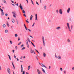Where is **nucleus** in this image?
<instances>
[{
  "label": "nucleus",
  "instance_id": "f257e3e1",
  "mask_svg": "<svg viewBox=\"0 0 74 74\" xmlns=\"http://www.w3.org/2000/svg\"><path fill=\"white\" fill-rule=\"evenodd\" d=\"M59 12L60 14H61V15H62V14H63V10H62V9H59Z\"/></svg>",
  "mask_w": 74,
  "mask_h": 74
},
{
  "label": "nucleus",
  "instance_id": "f03ea898",
  "mask_svg": "<svg viewBox=\"0 0 74 74\" xmlns=\"http://www.w3.org/2000/svg\"><path fill=\"white\" fill-rule=\"evenodd\" d=\"M12 13L13 14V17L14 18H16V14H15V13H16V12L14 11V12H12Z\"/></svg>",
  "mask_w": 74,
  "mask_h": 74
},
{
  "label": "nucleus",
  "instance_id": "7ed1b4c3",
  "mask_svg": "<svg viewBox=\"0 0 74 74\" xmlns=\"http://www.w3.org/2000/svg\"><path fill=\"white\" fill-rule=\"evenodd\" d=\"M42 40L43 42V45L44 47H45V42H44V36L42 37Z\"/></svg>",
  "mask_w": 74,
  "mask_h": 74
},
{
  "label": "nucleus",
  "instance_id": "20e7f679",
  "mask_svg": "<svg viewBox=\"0 0 74 74\" xmlns=\"http://www.w3.org/2000/svg\"><path fill=\"white\" fill-rule=\"evenodd\" d=\"M67 24L68 27V29H69V31H70V32H71V29H70V26H69V23H67Z\"/></svg>",
  "mask_w": 74,
  "mask_h": 74
},
{
  "label": "nucleus",
  "instance_id": "39448f33",
  "mask_svg": "<svg viewBox=\"0 0 74 74\" xmlns=\"http://www.w3.org/2000/svg\"><path fill=\"white\" fill-rule=\"evenodd\" d=\"M7 71L9 74H11V70H10V69L9 68L8 69Z\"/></svg>",
  "mask_w": 74,
  "mask_h": 74
},
{
  "label": "nucleus",
  "instance_id": "423d86ee",
  "mask_svg": "<svg viewBox=\"0 0 74 74\" xmlns=\"http://www.w3.org/2000/svg\"><path fill=\"white\" fill-rule=\"evenodd\" d=\"M19 7L20 9H21V10H23V7L22 6V4L21 3L19 5Z\"/></svg>",
  "mask_w": 74,
  "mask_h": 74
},
{
  "label": "nucleus",
  "instance_id": "0eeeda50",
  "mask_svg": "<svg viewBox=\"0 0 74 74\" xmlns=\"http://www.w3.org/2000/svg\"><path fill=\"white\" fill-rule=\"evenodd\" d=\"M57 58L59 60H60L61 59V56L60 55H59L57 56Z\"/></svg>",
  "mask_w": 74,
  "mask_h": 74
},
{
  "label": "nucleus",
  "instance_id": "6e6552de",
  "mask_svg": "<svg viewBox=\"0 0 74 74\" xmlns=\"http://www.w3.org/2000/svg\"><path fill=\"white\" fill-rule=\"evenodd\" d=\"M70 8H69L68 10H67V13H69L70 12Z\"/></svg>",
  "mask_w": 74,
  "mask_h": 74
},
{
  "label": "nucleus",
  "instance_id": "1a4fd4ad",
  "mask_svg": "<svg viewBox=\"0 0 74 74\" xmlns=\"http://www.w3.org/2000/svg\"><path fill=\"white\" fill-rule=\"evenodd\" d=\"M56 30H60V27H56Z\"/></svg>",
  "mask_w": 74,
  "mask_h": 74
},
{
  "label": "nucleus",
  "instance_id": "9d476101",
  "mask_svg": "<svg viewBox=\"0 0 74 74\" xmlns=\"http://www.w3.org/2000/svg\"><path fill=\"white\" fill-rule=\"evenodd\" d=\"M12 65L13 66L14 69H15V66H14V61H12Z\"/></svg>",
  "mask_w": 74,
  "mask_h": 74
},
{
  "label": "nucleus",
  "instance_id": "9b49d317",
  "mask_svg": "<svg viewBox=\"0 0 74 74\" xmlns=\"http://www.w3.org/2000/svg\"><path fill=\"white\" fill-rule=\"evenodd\" d=\"M41 65L42 67H45V68H46V69H47V67L45 66V65H44L43 64H42Z\"/></svg>",
  "mask_w": 74,
  "mask_h": 74
},
{
  "label": "nucleus",
  "instance_id": "f8f14e48",
  "mask_svg": "<svg viewBox=\"0 0 74 74\" xmlns=\"http://www.w3.org/2000/svg\"><path fill=\"white\" fill-rule=\"evenodd\" d=\"M35 20L36 21H37V14H35Z\"/></svg>",
  "mask_w": 74,
  "mask_h": 74
},
{
  "label": "nucleus",
  "instance_id": "ddd939ff",
  "mask_svg": "<svg viewBox=\"0 0 74 74\" xmlns=\"http://www.w3.org/2000/svg\"><path fill=\"white\" fill-rule=\"evenodd\" d=\"M67 41L68 42H70L71 41H70V39L68 38L67 40Z\"/></svg>",
  "mask_w": 74,
  "mask_h": 74
},
{
  "label": "nucleus",
  "instance_id": "4468645a",
  "mask_svg": "<svg viewBox=\"0 0 74 74\" xmlns=\"http://www.w3.org/2000/svg\"><path fill=\"white\" fill-rule=\"evenodd\" d=\"M12 21L13 23H14L15 22V20L14 18H12Z\"/></svg>",
  "mask_w": 74,
  "mask_h": 74
},
{
  "label": "nucleus",
  "instance_id": "2eb2a0df",
  "mask_svg": "<svg viewBox=\"0 0 74 74\" xmlns=\"http://www.w3.org/2000/svg\"><path fill=\"white\" fill-rule=\"evenodd\" d=\"M2 26L3 28H4V27H5V26H6L5 25V24H3V25Z\"/></svg>",
  "mask_w": 74,
  "mask_h": 74
},
{
  "label": "nucleus",
  "instance_id": "dca6fc26",
  "mask_svg": "<svg viewBox=\"0 0 74 74\" xmlns=\"http://www.w3.org/2000/svg\"><path fill=\"white\" fill-rule=\"evenodd\" d=\"M33 18V15H31L30 17V20L31 21V20H32V19Z\"/></svg>",
  "mask_w": 74,
  "mask_h": 74
},
{
  "label": "nucleus",
  "instance_id": "f3484780",
  "mask_svg": "<svg viewBox=\"0 0 74 74\" xmlns=\"http://www.w3.org/2000/svg\"><path fill=\"white\" fill-rule=\"evenodd\" d=\"M42 70L43 72L44 73H45V70L43 69V68H42Z\"/></svg>",
  "mask_w": 74,
  "mask_h": 74
},
{
  "label": "nucleus",
  "instance_id": "a211bd4d",
  "mask_svg": "<svg viewBox=\"0 0 74 74\" xmlns=\"http://www.w3.org/2000/svg\"><path fill=\"white\" fill-rule=\"evenodd\" d=\"M21 72H23V67H22V65H21Z\"/></svg>",
  "mask_w": 74,
  "mask_h": 74
},
{
  "label": "nucleus",
  "instance_id": "6ab92c4d",
  "mask_svg": "<svg viewBox=\"0 0 74 74\" xmlns=\"http://www.w3.org/2000/svg\"><path fill=\"white\" fill-rule=\"evenodd\" d=\"M43 56L44 57H45L46 56V54L45 53H43Z\"/></svg>",
  "mask_w": 74,
  "mask_h": 74
},
{
  "label": "nucleus",
  "instance_id": "aec40b11",
  "mask_svg": "<svg viewBox=\"0 0 74 74\" xmlns=\"http://www.w3.org/2000/svg\"><path fill=\"white\" fill-rule=\"evenodd\" d=\"M30 66L29 65L28 66V70H30Z\"/></svg>",
  "mask_w": 74,
  "mask_h": 74
},
{
  "label": "nucleus",
  "instance_id": "412c9836",
  "mask_svg": "<svg viewBox=\"0 0 74 74\" xmlns=\"http://www.w3.org/2000/svg\"><path fill=\"white\" fill-rule=\"evenodd\" d=\"M5 33H8V30L7 29H6L5 30Z\"/></svg>",
  "mask_w": 74,
  "mask_h": 74
},
{
  "label": "nucleus",
  "instance_id": "4be33fe9",
  "mask_svg": "<svg viewBox=\"0 0 74 74\" xmlns=\"http://www.w3.org/2000/svg\"><path fill=\"white\" fill-rule=\"evenodd\" d=\"M8 56H9V59L11 60V57H10V56L9 55H8Z\"/></svg>",
  "mask_w": 74,
  "mask_h": 74
},
{
  "label": "nucleus",
  "instance_id": "5701e85b",
  "mask_svg": "<svg viewBox=\"0 0 74 74\" xmlns=\"http://www.w3.org/2000/svg\"><path fill=\"white\" fill-rule=\"evenodd\" d=\"M25 42H26V45L27 44H29L28 43V41H27V40H26V41H25Z\"/></svg>",
  "mask_w": 74,
  "mask_h": 74
},
{
  "label": "nucleus",
  "instance_id": "b1692460",
  "mask_svg": "<svg viewBox=\"0 0 74 74\" xmlns=\"http://www.w3.org/2000/svg\"><path fill=\"white\" fill-rule=\"evenodd\" d=\"M24 47V45L23 44L22 45H21V48H23Z\"/></svg>",
  "mask_w": 74,
  "mask_h": 74
},
{
  "label": "nucleus",
  "instance_id": "393cba45",
  "mask_svg": "<svg viewBox=\"0 0 74 74\" xmlns=\"http://www.w3.org/2000/svg\"><path fill=\"white\" fill-rule=\"evenodd\" d=\"M1 15H4V12H2V13H1Z\"/></svg>",
  "mask_w": 74,
  "mask_h": 74
},
{
  "label": "nucleus",
  "instance_id": "a878e982",
  "mask_svg": "<svg viewBox=\"0 0 74 74\" xmlns=\"http://www.w3.org/2000/svg\"><path fill=\"white\" fill-rule=\"evenodd\" d=\"M23 12L24 14H25V13H26V12H25V11L24 10H23Z\"/></svg>",
  "mask_w": 74,
  "mask_h": 74
},
{
  "label": "nucleus",
  "instance_id": "bb28decb",
  "mask_svg": "<svg viewBox=\"0 0 74 74\" xmlns=\"http://www.w3.org/2000/svg\"><path fill=\"white\" fill-rule=\"evenodd\" d=\"M44 10H46V6H45L44 7Z\"/></svg>",
  "mask_w": 74,
  "mask_h": 74
},
{
  "label": "nucleus",
  "instance_id": "cd10ccee",
  "mask_svg": "<svg viewBox=\"0 0 74 74\" xmlns=\"http://www.w3.org/2000/svg\"><path fill=\"white\" fill-rule=\"evenodd\" d=\"M15 37H18V34H15Z\"/></svg>",
  "mask_w": 74,
  "mask_h": 74
},
{
  "label": "nucleus",
  "instance_id": "c85d7f7f",
  "mask_svg": "<svg viewBox=\"0 0 74 74\" xmlns=\"http://www.w3.org/2000/svg\"><path fill=\"white\" fill-rule=\"evenodd\" d=\"M0 10L1 12H3V10L1 8H0Z\"/></svg>",
  "mask_w": 74,
  "mask_h": 74
},
{
  "label": "nucleus",
  "instance_id": "c756f323",
  "mask_svg": "<svg viewBox=\"0 0 74 74\" xmlns=\"http://www.w3.org/2000/svg\"><path fill=\"white\" fill-rule=\"evenodd\" d=\"M27 40L28 41H29V42H30V39H29V38H28Z\"/></svg>",
  "mask_w": 74,
  "mask_h": 74
},
{
  "label": "nucleus",
  "instance_id": "7c9ffc66",
  "mask_svg": "<svg viewBox=\"0 0 74 74\" xmlns=\"http://www.w3.org/2000/svg\"><path fill=\"white\" fill-rule=\"evenodd\" d=\"M3 3H4L5 4V3H7L6 2V1H5V0L3 2Z\"/></svg>",
  "mask_w": 74,
  "mask_h": 74
},
{
  "label": "nucleus",
  "instance_id": "2f4dec72",
  "mask_svg": "<svg viewBox=\"0 0 74 74\" xmlns=\"http://www.w3.org/2000/svg\"><path fill=\"white\" fill-rule=\"evenodd\" d=\"M35 51H36V52H38V53L40 54V53H39V52H38V51H37V50L36 49H35Z\"/></svg>",
  "mask_w": 74,
  "mask_h": 74
},
{
  "label": "nucleus",
  "instance_id": "473e14b6",
  "mask_svg": "<svg viewBox=\"0 0 74 74\" xmlns=\"http://www.w3.org/2000/svg\"><path fill=\"white\" fill-rule=\"evenodd\" d=\"M30 52H31V53H33V50H32V49L30 51Z\"/></svg>",
  "mask_w": 74,
  "mask_h": 74
},
{
  "label": "nucleus",
  "instance_id": "72a5a7b5",
  "mask_svg": "<svg viewBox=\"0 0 74 74\" xmlns=\"http://www.w3.org/2000/svg\"><path fill=\"white\" fill-rule=\"evenodd\" d=\"M60 70H61V71H63V69H62V68H60Z\"/></svg>",
  "mask_w": 74,
  "mask_h": 74
},
{
  "label": "nucleus",
  "instance_id": "f704fd0d",
  "mask_svg": "<svg viewBox=\"0 0 74 74\" xmlns=\"http://www.w3.org/2000/svg\"><path fill=\"white\" fill-rule=\"evenodd\" d=\"M16 22H17V24H18V20L17 19H16Z\"/></svg>",
  "mask_w": 74,
  "mask_h": 74
},
{
  "label": "nucleus",
  "instance_id": "c9c22d12",
  "mask_svg": "<svg viewBox=\"0 0 74 74\" xmlns=\"http://www.w3.org/2000/svg\"><path fill=\"white\" fill-rule=\"evenodd\" d=\"M10 42L11 44H12V41L10 40Z\"/></svg>",
  "mask_w": 74,
  "mask_h": 74
},
{
  "label": "nucleus",
  "instance_id": "e433bc0d",
  "mask_svg": "<svg viewBox=\"0 0 74 74\" xmlns=\"http://www.w3.org/2000/svg\"><path fill=\"white\" fill-rule=\"evenodd\" d=\"M25 49V47H24L21 49V50H23V49Z\"/></svg>",
  "mask_w": 74,
  "mask_h": 74
},
{
  "label": "nucleus",
  "instance_id": "4c0bfd02",
  "mask_svg": "<svg viewBox=\"0 0 74 74\" xmlns=\"http://www.w3.org/2000/svg\"><path fill=\"white\" fill-rule=\"evenodd\" d=\"M56 12L57 13H58V12H59V10H56Z\"/></svg>",
  "mask_w": 74,
  "mask_h": 74
},
{
  "label": "nucleus",
  "instance_id": "58836bf2",
  "mask_svg": "<svg viewBox=\"0 0 74 74\" xmlns=\"http://www.w3.org/2000/svg\"><path fill=\"white\" fill-rule=\"evenodd\" d=\"M31 1L32 4H33V5H34V3H33V1L32 0H31Z\"/></svg>",
  "mask_w": 74,
  "mask_h": 74
},
{
  "label": "nucleus",
  "instance_id": "ea45409f",
  "mask_svg": "<svg viewBox=\"0 0 74 74\" xmlns=\"http://www.w3.org/2000/svg\"><path fill=\"white\" fill-rule=\"evenodd\" d=\"M25 71H23V72L22 73L23 74H25Z\"/></svg>",
  "mask_w": 74,
  "mask_h": 74
},
{
  "label": "nucleus",
  "instance_id": "a19ab883",
  "mask_svg": "<svg viewBox=\"0 0 74 74\" xmlns=\"http://www.w3.org/2000/svg\"><path fill=\"white\" fill-rule=\"evenodd\" d=\"M36 59H37V60H38V58H37V56H36Z\"/></svg>",
  "mask_w": 74,
  "mask_h": 74
},
{
  "label": "nucleus",
  "instance_id": "79ce46f5",
  "mask_svg": "<svg viewBox=\"0 0 74 74\" xmlns=\"http://www.w3.org/2000/svg\"><path fill=\"white\" fill-rule=\"evenodd\" d=\"M37 72H38V73H40V70H39V69H38L37 70Z\"/></svg>",
  "mask_w": 74,
  "mask_h": 74
},
{
  "label": "nucleus",
  "instance_id": "37998d69",
  "mask_svg": "<svg viewBox=\"0 0 74 74\" xmlns=\"http://www.w3.org/2000/svg\"><path fill=\"white\" fill-rule=\"evenodd\" d=\"M23 16H25V17H26V15L25 14H23Z\"/></svg>",
  "mask_w": 74,
  "mask_h": 74
},
{
  "label": "nucleus",
  "instance_id": "c03bdc74",
  "mask_svg": "<svg viewBox=\"0 0 74 74\" xmlns=\"http://www.w3.org/2000/svg\"><path fill=\"white\" fill-rule=\"evenodd\" d=\"M36 4L38 5H39V4H38V3L37 2V1L36 2Z\"/></svg>",
  "mask_w": 74,
  "mask_h": 74
},
{
  "label": "nucleus",
  "instance_id": "a18cd8bd",
  "mask_svg": "<svg viewBox=\"0 0 74 74\" xmlns=\"http://www.w3.org/2000/svg\"><path fill=\"white\" fill-rule=\"evenodd\" d=\"M21 43H22V42H20L18 44V45H20L21 44Z\"/></svg>",
  "mask_w": 74,
  "mask_h": 74
},
{
  "label": "nucleus",
  "instance_id": "49530a36",
  "mask_svg": "<svg viewBox=\"0 0 74 74\" xmlns=\"http://www.w3.org/2000/svg\"><path fill=\"white\" fill-rule=\"evenodd\" d=\"M25 21L26 22H27V23H29V21H27V20H26Z\"/></svg>",
  "mask_w": 74,
  "mask_h": 74
},
{
  "label": "nucleus",
  "instance_id": "de8ad7c7",
  "mask_svg": "<svg viewBox=\"0 0 74 74\" xmlns=\"http://www.w3.org/2000/svg\"><path fill=\"white\" fill-rule=\"evenodd\" d=\"M35 24V23H34L33 24V25H32V26L33 27L34 26V24Z\"/></svg>",
  "mask_w": 74,
  "mask_h": 74
},
{
  "label": "nucleus",
  "instance_id": "09e8293b",
  "mask_svg": "<svg viewBox=\"0 0 74 74\" xmlns=\"http://www.w3.org/2000/svg\"><path fill=\"white\" fill-rule=\"evenodd\" d=\"M27 47H28V48H29V44H27Z\"/></svg>",
  "mask_w": 74,
  "mask_h": 74
},
{
  "label": "nucleus",
  "instance_id": "8fccbe9b",
  "mask_svg": "<svg viewBox=\"0 0 74 74\" xmlns=\"http://www.w3.org/2000/svg\"><path fill=\"white\" fill-rule=\"evenodd\" d=\"M72 70H74V67H73L72 69Z\"/></svg>",
  "mask_w": 74,
  "mask_h": 74
},
{
  "label": "nucleus",
  "instance_id": "3c124183",
  "mask_svg": "<svg viewBox=\"0 0 74 74\" xmlns=\"http://www.w3.org/2000/svg\"><path fill=\"white\" fill-rule=\"evenodd\" d=\"M71 30H72V29H73V25L71 26Z\"/></svg>",
  "mask_w": 74,
  "mask_h": 74
},
{
  "label": "nucleus",
  "instance_id": "603ef678",
  "mask_svg": "<svg viewBox=\"0 0 74 74\" xmlns=\"http://www.w3.org/2000/svg\"><path fill=\"white\" fill-rule=\"evenodd\" d=\"M55 56L56 58H57V56H56V54Z\"/></svg>",
  "mask_w": 74,
  "mask_h": 74
},
{
  "label": "nucleus",
  "instance_id": "864d4df0",
  "mask_svg": "<svg viewBox=\"0 0 74 74\" xmlns=\"http://www.w3.org/2000/svg\"><path fill=\"white\" fill-rule=\"evenodd\" d=\"M64 73L65 74H66V71H64Z\"/></svg>",
  "mask_w": 74,
  "mask_h": 74
},
{
  "label": "nucleus",
  "instance_id": "5fc2aeb1",
  "mask_svg": "<svg viewBox=\"0 0 74 74\" xmlns=\"http://www.w3.org/2000/svg\"><path fill=\"white\" fill-rule=\"evenodd\" d=\"M42 1V0H40V1L41 3H42V2L41 1Z\"/></svg>",
  "mask_w": 74,
  "mask_h": 74
},
{
  "label": "nucleus",
  "instance_id": "6e6d98bb",
  "mask_svg": "<svg viewBox=\"0 0 74 74\" xmlns=\"http://www.w3.org/2000/svg\"><path fill=\"white\" fill-rule=\"evenodd\" d=\"M12 51L13 52V53H14V52H15V50H12Z\"/></svg>",
  "mask_w": 74,
  "mask_h": 74
},
{
  "label": "nucleus",
  "instance_id": "4d7b16f0",
  "mask_svg": "<svg viewBox=\"0 0 74 74\" xmlns=\"http://www.w3.org/2000/svg\"><path fill=\"white\" fill-rule=\"evenodd\" d=\"M7 26H9V24H8V23H7Z\"/></svg>",
  "mask_w": 74,
  "mask_h": 74
},
{
  "label": "nucleus",
  "instance_id": "13d9d810",
  "mask_svg": "<svg viewBox=\"0 0 74 74\" xmlns=\"http://www.w3.org/2000/svg\"><path fill=\"white\" fill-rule=\"evenodd\" d=\"M5 16H7L8 15V14L7 13L5 14Z\"/></svg>",
  "mask_w": 74,
  "mask_h": 74
},
{
  "label": "nucleus",
  "instance_id": "bf43d9fd",
  "mask_svg": "<svg viewBox=\"0 0 74 74\" xmlns=\"http://www.w3.org/2000/svg\"><path fill=\"white\" fill-rule=\"evenodd\" d=\"M12 1V3H14V1Z\"/></svg>",
  "mask_w": 74,
  "mask_h": 74
},
{
  "label": "nucleus",
  "instance_id": "052dcab7",
  "mask_svg": "<svg viewBox=\"0 0 74 74\" xmlns=\"http://www.w3.org/2000/svg\"><path fill=\"white\" fill-rule=\"evenodd\" d=\"M51 69V66H49V69Z\"/></svg>",
  "mask_w": 74,
  "mask_h": 74
},
{
  "label": "nucleus",
  "instance_id": "680f3d73",
  "mask_svg": "<svg viewBox=\"0 0 74 74\" xmlns=\"http://www.w3.org/2000/svg\"><path fill=\"white\" fill-rule=\"evenodd\" d=\"M28 29L29 30V32H32V31L30 30V29Z\"/></svg>",
  "mask_w": 74,
  "mask_h": 74
},
{
  "label": "nucleus",
  "instance_id": "e2e57ef3",
  "mask_svg": "<svg viewBox=\"0 0 74 74\" xmlns=\"http://www.w3.org/2000/svg\"><path fill=\"white\" fill-rule=\"evenodd\" d=\"M16 5H17L18 7H19V5H18V3H17Z\"/></svg>",
  "mask_w": 74,
  "mask_h": 74
},
{
  "label": "nucleus",
  "instance_id": "0e129e2a",
  "mask_svg": "<svg viewBox=\"0 0 74 74\" xmlns=\"http://www.w3.org/2000/svg\"><path fill=\"white\" fill-rule=\"evenodd\" d=\"M25 29L26 30H27V27Z\"/></svg>",
  "mask_w": 74,
  "mask_h": 74
},
{
  "label": "nucleus",
  "instance_id": "69168bd1",
  "mask_svg": "<svg viewBox=\"0 0 74 74\" xmlns=\"http://www.w3.org/2000/svg\"><path fill=\"white\" fill-rule=\"evenodd\" d=\"M32 45H33L34 47H35V45H34V44H32Z\"/></svg>",
  "mask_w": 74,
  "mask_h": 74
},
{
  "label": "nucleus",
  "instance_id": "338daca9",
  "mask_svg": "<svg viewBox=\"0 0 74 74\" xmlns=\"http://www.w3.org/2000/svg\"><path fill=\"white\" fill-rule=\"evenodd\" d=\"M38 73V74H41V72H39V73Z\"/></svg>",
  "mask_w": 74,
  "mask_h": 74
},
{
  "label": "nucleus",
  "instance_id": "774afa93",
  "mask_svg": "<svg viewBox=\"0 0 74 74\" xmlns=\"http://www.w3.org/2000/svg\"><path fill=\"white\" fill-rule=\"evenodd\" d=\"M26 74H29V73L28 72H26Z\"/></svg>",
  "mask_w": 74,
  "mask_h": 74
}]
</instances>
